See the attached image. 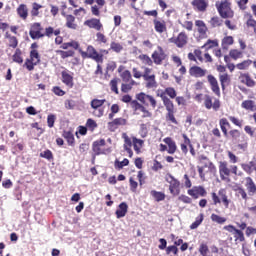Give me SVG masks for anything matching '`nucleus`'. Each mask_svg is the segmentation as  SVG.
<instances>
[{
	"label": "nucleus",
	"instance_id": "052dcab7",
	"mask_svg": "<svg viewBox=\"0 0 256 256\" xmlns=\"http://www.w3.org/2000/svg\"><path fill=\"white\" fill-rule=\"evenodd\" d=\"M201 223H203V214H200V217L196 218L195 222L191 224L190 229H197Z\"/></svg>",
	"mask_w": 256,
	"mask_h": 256
},
{
	"label": "nucleus",
	"instance_id": "2eb2a0df",
	"mask_svg": "<svg viewBox=\"0 0 256 256\" xmlns=\"http://www.w3.org/2000/svg\"><path fill=\"white\" fill-rule=\"evenodd\" d=\"M207 79L211 85V90L213 93H215L217 97H221V89L219 88V82H217V78H215L213 75H208Z\"/></svg>",
	"mask_w": 256,
	"mask_h": 256
},
{
	"label": "nucleus",
	"instance_id": "37998d69",
	"mask_svg": "<svg viewBox=\"0 0 256 256\" xmlns=\"http://www.w3.org/2000/svg\"><path fill=\"white\" fill-rule=\"evenodd\" d=\"M6 38L9 39V47H12V49H16L17 45H19L17 37L11 36L9 35V33H6Z\"/></svg>",
	"mask_w": 256,
	"mask_h": 256
},
{
	"label": "nucleus",
	"instance_id": "603ef678",
	"mask_svg": "<svg viewBox=\"0 0 256 256\" xmlns=\"http://www.w3.org/2000/svg\"><path fill=\"white\" fill-rule=\"evenodd\" d=\"M152 197L156 199V201H164L165 200V194L163 192H157L155 190L151 191Z\"/></svg>",
	"mask_w": 256,
	"mask_h": 256
},
{
	"label": "nucleus",
	"instance_id": "c03bdc74",
	"mask_svg": "<svg viewBox=\"0 0 256 256\" xmlns=\"http://www.w3.org/2000/svg\"><path fill=\"white\" fill-rule=\"evenodd\" d=\"M253 63L252 60H244L241 63H238L236 65V67L240 70V71H245V69H249V66Z\"/></svg>",
	"mask_w": 256,
	"mask_h": 256
},
{
	"label": "nucleus",
	"instance_id": "5701e85b",
	"mask_svg": "<svg viewBox=\"0 0 256 256\" xmlns=\"http://www.w3.org/2000/svg\"><path fill=\"white\" fill-rule=\"evenodd\" d=\"M122 137L124 139V149L128 153L129 157H133V150H131V147L133 145V142L131 141V138L124 133L122 134Z\"/></svg>",
	"mask_w": 256,
	"mask_h": 256
},
{
	"label": "nucleus",
	"instance_id": "864d4df0",
	"mask_svg": "<svg viewBox=\"0 0 256 256\" xmlns=\"http://www.w3.org/2000/svg\"><path fill=\"white\" fill-rule=\"evenodd\" d=\"M104 104H105V100L94 99L91 101L92 109H99V107H102V105Z\"/></svg>",
	"mask_w": 256,
	"mask_h": 256
},
{
	"label": "nucleus",
	"instance_id": "774afa93",
	"mask_svg": "<svg viewBox=\"0 0 256 256\" xmlns=\"http://www.w3.org/2000/svg\"><path fill=\"white\" fill-rule=\"evenodd\" d=\"M55 119H56L55 115H53V114L48 115V117H47V123H48V127H49L50 129L54 127V125H55Z\"/></svg>",
	"mask_w": 256,
	"mask_h": 256
},
{
	"label": "nucleus",
	"instance_id": "4c0bfd02",
	"mask_svg": "<svg viewBox=\"0 0 256 256\" xmlns=\"http://www.w3.org/2000/svg\"><path fill=\"white\" fill-rule=\"evenodd\" d=\"M229 56L231 57V59H234V61H237V59L243 58V52L237 49H232L229 52Z\"/></svg>",
	"mask_w": 256,
	"mask_h": 256
},
{
	"label": "nucleus",
	"instance_id": "423d86ee",
	"mask_svg": "<svg viewBox=\"0 0 256 256\" xmlns=\"http://www.w3.org/2000/svg\"><path fill=\"white\" fill-rule=\"evenodd\" d=\"M218 13H220L223 19H231L234 15L231 6H229V2H222L218 7Z\"/></svg>",
	"mask_w": 256,
	"mask_h": 256
},
{
	"label": "nucleus",
	"instance_id": "7ed1b4c3",
	"mask_svg": "<svg viewBox=\"0 0 256 256\" xmlns=\"http://www.w3.org/2000/svg\"><path fill=\"white\" fill-rule=\"evenodd\" d=\"M165 181L169 183V191L171 195L177 197L181 193V182L171 174L165 176Z\"/></svg>",
	"mask_w": 256,
	"mask_h": 256
},
{
	"label": "nucleus",
	"instance_id": "cd10ccee",
	"mask_svg": "<svg viewBox=\"0 0 256 256\" xmlns=\"http://www.w3.org/2000/svg\"><path fill=\"white\" fill-rule=\"evenodd\" d=\"M145 83V87L146 89H157L158 84H157V80L155 79V76H151L150 78H146L144 79Z\"/></svg>",
	"mask_w": 256,
	"mask_h": 256
},
{
	"label": "nucleus",
	"instance_id": "9d476101",
	"mask_svg": "<svg viewBox=\"0 0 256 256\" xmlns=\"http://www.w3.org/2000/svg\"><path fill=\"white\" fill-rule=\"evenodd\" d=\"M165 51H163V48L161 46H158V50L154 51L152 54V59L155 65H161L163 61H165Z\"/></svg>",
	"mask_w": 256,
	"mask_h": 256
},
{
	"label": "nucleus",
	"instance_id": "9b49d317",
	"mask_svg": "<svg viewBox=\"0 0 256 256\" xmlns=\"http://www.w3.org/2000/svg\"><path fill=\"white\" fill-rule=\"evenodd\" d=\"M92 149L96 155H105V152L107 151L105 149V139L93 142Z\"/></svg>",
	"mask_w": 256,
	"mask_h": 256
},
{
	"label": "nucleus",
	"instance_id": "20e7f679",
	"mask_svg": "<svg viewBox=\"0 0 256 256\" xmlns=\"http://www.w3.org/2000/svg\"><path fill=\"white\" fill-rule=\"evenodd\" d=\"M211 195L214 205H217L222 201L225 208L229 209V203H231V200H229V198L227 197V191H225V189H220L218 191V195L215 192H213Z\"/></svg>",
	"mask_w": 256,
	"mask_h": 256
},
{
	"label": "nucleus",
	"instance_id": "8fccbe9b",
	"mask_svg": "<svg viewBox=\"0 0 256 256\" xmlns=\"http://www.w3.org/2000/svg\"><path fill=\"white\" fill-rule=\"evenodd\" d=\"M129 165V159L125 158L123 161L116 160L114 162V166L116 169H123V167H127Z\"/></svg>",
	"mask_w": 256,
	"mask_h": 256
},
{
	"label": "nucleus",
	"instance_id": "4be33fe9",
	"mask_svg": "<svg viewBox=\"0 0 256 256\" xmlns=\"http://www.w3.org/2000/svg\"><path fill=\"white\" fill-rule=\"evenodd\" d=\"M189 73L192 77H205V75H207V70L199 66H193L190 68Z\"/></svg>",
	"mask_w": 256,
	"mask_h": 256
},
{
	"label": "nucleus",
	"instance_id": "f8f14e48",
	"mask_svg": "<svg viewBox=\"0 0 256 256\" xmlns=\"http://www.w3.org/2000/svg\"><path fill=\"white\" fill-rule=\"evenodd\" d=\"M219 173L222 181H229V175H231V168L227 166V162H220Z\"/></svg>",
	"mask_w": 256,
	"mask_h": 256
},
{
	"label": "nucleus",
	"instance_id": "aec40b11",
	"mask_svg": "<svg viewBox=\"0 0 256 256\" xmlns=\"http://www.w3.org/2000/svg\"><path fill=\"white\" fill-rule=\"evenodd\" d=\"M195 25L197 27V31L202 39L207 37V25L202 20H196Z\"/></svg>",
	"mask_w": 256,
	"mask_h": 256
},
{
	"label": "nucleus",
	"instance_id": "a211bd4d",
	"mask_svg": "<svg viewBox=\"0 0 256 256\" xmlns=\"http://www.w3.org/2000/svg\"><path fill=\"white\" fill-rule=\"evenodd\" d=\"M157 96L162 99L163 105L166 107L168 113L175 111V104H173V101L169 97L165 96V94H157Z\"/></svg>",
	"mask_w": 256,
	"mask_h": 256
},
{
	"label": "nucleus",
	"instance_id": "6e6552de",
	"mask_svg": "<svg viewBox=\"0 0 256 256\" xmlns=\"http://www.w3.org/2000/svg\"><path fill=\"white\" fill-rule=\"evenodd\" d=\"M187 40V34L185 32H180L176 38H170V43H174L179 49H182V47L187 45Z\"/></svg>",
	"mask_w": 256,
	"mask_h": 256
},
{
	"label": "nucleus",
	"instance_id": "ea45409f",
	"mask_svg": "<svg viewBox=\"0 0 256 256\" xmlns=\"http://www.w3.org/2000/svg\"><path fill=\"white\" fill-rule=\"evenodd\" d=\"M211 221H213L214 223H218V225H223L224 223L227 222V218L221 217L217 214H212Z\"/></svg>",
	"mask_w": 256,
	"mask_h": 256
},
{
	"label": "nucleus",
	"instance_id": "39448f33",
	"mask_svg": "<svg viewBox=\"0 0 256 256\" xmlns=\"http://www.w3.org/2000/svg\"><path fill=\"white\" fill-rule=\"evenodd\" d=\"M136 99L140 101V103H143V105H146L147 107L151 105L152 109H155V107H157V100L155 99V97L149 94L141 92L136 95Z\"/></svg>",
	"mask_w": 256,
	"mask_h": 256
},
{
	"label": "nucleus",
	"instance_id": "f704fd0d",
	"mask_svg": "<svg viewBox=\"0 0 256 256\" xmlns=\"http://www.w3.org/2000/svg\"><path fill=\"white\" fill-rule=\"evenodd\" d=\"M63 137H64V139H66L68 145H73L75 143V136L73 135V132L64 131Z\"/></svg>",
	"mask_w": 256,
	"mask_h": 256
},
{
	"label": "nucleus",
	"instance_id": "a878e982",
	"mask_svg": "<svg viewBox=\"0 0 256 256\" xmlns=\"http://www.w3.org/2000/svg\"><path fill=\"white\" fill-rule=\"evenodd\" d=\"M164 143L168 145V153L170 155H173L177 151V144H175V141H173V139L167 137L164 139Z\"/></svg>",
	"mask_w": 256,
	"mask_h": 256
},
{
	"label": "nucleus",
	"instance_id": "4468645a",
	"mask_svg": "<svg viewBox=\"0 0 256 256\" xmlns=\"http://www.w3.org/2000/svg\"><path fill=\"white\" fill-rule=\"evenodd\" d=\"M84 25L86 27H89V29H95L96 31H101L103 29V24L101 23V20L97 18H91L84 22Z\"/></svg>",
	"mask_w": 256,
	"mask_h": 256
},
{
	"label": "nucleus",
	"instance_id": "c9c22d12",
	"mask_svg": "<svg viewBox=\"0 0 256 256\" xmlns=\"http://www.w3.org/2000/svg\"><path fill=\"white\" fill-rule=\"evenodd\" d=\"M138 59L142 61L143 65H148L149 67L153 66V60L151 59V57H149V55L141 54L139 55Z\"/></svg>",
	"mask_w": 256,
	"mask_h": 256
},
{
	"label": "nucleus",
	"instance_id": "de8ad7c7",
	"mask_svg": "<svg viewBox=\"0 0 256 256\" xmlns=\"http://www.w3.org/2000/svg\"><path fill=\"white\" fill-rule=\"evenodd\" d=\"M246 25L248 29H252L253 33H256V21L253 19L252 15L249 16Z\"/></svg>",
	"mask_w": 256,
	"mask_h": 256
},
{
	"label": "nucleus",
	"instance_id": "a18cd8bd",
	"mask_svg": "<svg viewBox=\"0 0 256 256\" xmlns=\"http://www.w3.org/2000/svg\"><path fill=\"white\" fill-rule=\"evenodd\" d=\"M242 77L244 78L242 81L246 83L247 87H255V80L249 74H243Z\"/></svg>",
	"mask_w": 256,
	"mask_h": 256
},
{
	"label": "nucleus",
	"instance_id": "b1692460",
	"mask_svg": "<svg viewBox=\"0 0 256 256\" xmlns=\"http://www.w3.org/2000/svg\"><path fill=\"white\" fill-rule=\"evenodd\" d=\"M121 125H127V119L116 118L112 122L108 123V127L110 131H115V129H117V127H120Z\"/></svg>",
	"mask_w": 256,
	"mask_h": 256
},
{
	"label": "nucleus",
	"instance_id": "f03ea898",
	"mask_svg": "<svg viewBox=\"0 0 256 256\" xmlns=\"http://www.w3.org/2000/svg\"><path fill=\"white\" fill-rule=\"evenodd\" d=\"M78 52L80 53L82 59H92L96 63H101V54L97 52V49L93 47V45H88L86 48V51H83V49H78Z\"/></svg>",
	"mask_w": 256,
	"mask_h": 256
},
{
	"label": "nucleus",
	"instance_id": "e433bc0d",
	"mask_svg": "<svg viewBox=\"0 0 256 256\" xmlns=\"http://www.w3.org/2000/svg\"><path fill=\"white\" fill-rule=\"evenodd\" d=\"M31 61L34 62V64L39 65L41 63V57L39 56V52L37 50H31L30 51V58Z\"/></svg>",
	"mask_w": 256,
	"mask_h": 256
},
{
	"label": "nucleus",
	"instance_id": "49530a36",
	"mask_svg": "<svg viewBox=\"0 0 256 256\" xmlns=\"http://www.w3.org/2000/svg\"><path fill=\"white\" fill-rule=\"evenodd\" d=\"M142 69L144 70V72L142 73V77L144 80L155 77V74H153V69L148 67H142Z\"/></svg>",
	"mask_w": 256,
	"mask_h": 256
},
{
	"label": "nucleus",
	"instance_id": "f257e3e1",
	"mask_svg": "<svg viewBox=\"0 0 256 256\" xmlns=\"http://www.w3.org/2000/svg\"><path fill=\"white\" fill-rule=\"evenodd\" d=\"M199 162L201 163L202 166H198V173H199V177H200V179H202V181H205V172H204L205 169H208V171L210 173H215V171H217L215 164H213V162H211V160H209V158H207V156L200 155Z\"/></svg>",
	"mask_w": 256,
	"mask_h": 256
},
{
	"label": "nucleus",
	"instance_id": "6ab92c4d",
	"mask_svg": "<svg viewBox=\"0 0 256 256\" xmlns=\"http://www.w3.org/2000/svg\"><path fill=\"white\" fill-rule=\"evenodd\" d=\"M62 82L67 87H73V74L69 70L62 71Z\"/></svg>",
	"mask_w": 256,
	"mask_h": 256
},
{
	"label": "nucleus",
	"instance_id": "e2e57ef3",
	"mask_svg": "<svg viewBox=\"0 0 256 256\" xmlns=\"http://www.w3.org/2000/svg\"><path fill=\"white\" fill-rule=\"evenodd\" d=\"M59 53L62 59H67V57H73V55H75V52H73L72 50H68V51L60 50Z\"/></svg>",
	"mask_w": 256,
	"mask_h": 256
},
{
	"label": "nucleus",
	"instance_id": "72a5a7b5",
	"mask_svg": "<svg viewBox=\"0 0 256 256\" xmlns=\"http://www.w3.org/2000/svg\"><path fill=\"white\" fill-rule=\"evenodd\" d=\"M23 53L21 52V49H16L14 55L12 56V59L14 61V63H18L19 65H21V63H23Z\"/></svg>",
	"mask_w": 256,
	"mask_h": 256
},
{
	"label": "nucleus",
	"instance_id": "f3484780",
	"mask_svg": "<svg viewBox=\"0 0 256 256\" xmlns=\"http://www.w3.org/2000/svg\"><path fill=\"white\" fill-rule=\"evenodd\" d=\"M153 24L156 33H165V31H167V22H165V20L154 19Z\"/></svg>",
	"mask_w": 256,
	"mask_h": 256
},
{
	"label": "nucleus",
	"instance_id": "393cba45",
	"mask_svg": "<svg viewBox=\"0 0 256 256\" xmlns=\"http://www.w3.org/2000/svg\"><path fill=\"white\" fill-rule=\"evenodd\" d=\"M65 19H66V27L68 29H77L78 25L77 23H75V16L71 15V14H65L63 13Z\"/></svg>",
	"mask_w": 256,
	"mask_h": 256
},
{
	"label": "nucleus",
	"instance_id": "473e14b6",
	"mask_svg": "<svg viewBox=\"0 0 256 256\" xmlns=\"http://www.w3.org/2000/svg\"><path fill=\"white\" fill-rule=\"evenodd\" d=\"M235 43V40L232 36H226L222 39V49H229L230 45H233Z\"/></svg>",
	"mask_w": 256,
	"mask_h": 256
},
{
	"label": "nucleus",
	"instance_id": "13d9d810",
	"mask_svg": "<svg viewBox=\"0 0 256 256\" xmlns=\"http://www.w3.org/2000/svg\"><path fill=\"white\" fill-rule=\"evenodd\" d=\"M35 62L33 60H30V58L26 59L25 63H24V67H26V69H28L29 71H33V69H35Z\"/></svg>",
	"mask_w": 256,
	"mask_h": 256
},
{
	"label": "nucleus",
	"instance_id": "680f3d73",
	"mask_svg": "<svg viewBox=\"0 0 256 256\" xmlns=\"http://www.w3.org/2000/svg\"><path fill=\"white\" fill-rule=\"evenodd\" d=\"M219 45L215 40H208L203 46L202 49L206 47V49H212V47H217Z\"/></svg>",
	"mask_w": 256,
	"mask_h": 256
},
{
	"label": "nucleus",
	"instance_id": "69168bd1",
	"mask_svg": "<svg viewBox=\"0 0 256 256\" xmlns=\"http://www.w3.org/2000/svg\"><path fill=\"white\" fill-rule=\"evenodd\" d=\"M111 91L119 95V88H117V79H113L110 81Z\"/></svg>",
	"mask_w": 256,
	"mask_h": 256
},
{
	"label": "nucleus",
	"instance_id": "09e8293b",
	"mask_svg": "<svg viewBox=\"0 0 256 256\" xmlns=\"http://www.w3.org/2000/svg\"><path fill=\"white\" fill-rule=\"evenodd\" d=\"M199 253L202 256H213L211 255V253L209 252V246H207V244H201L199 247Z\"/></svg>",
	"mask_w": 256,
	"mask_h": 256
},
{
	"label": "nucleus",
	"instance_id": "2f4dec72",
	"mask_svg": "<svg viewBox=\"0 0 256 256\" xmlns=\"http://www.w3.org/2000/svg\"><path fill=\"white\" fill-rule=\"evenodd\" d=\"M132 143H133L134 151L137 154L141 153V147H143V143H145V142L141 139H137V138L133 137Z\"/></svg>",
	"mask_w": 256,
	"mask_h": 256
},
{
	"label": "nucleus",
	"instance_id": "c756f323",
	"mask_svg": "<svg viewBox=\"0 0 256 256\" xmlns=\"http://www.w3.org/2000/svg\"><path fill=\"white\" fill-rule=\"evenodd\" d=\"M165 97H170V99H175L177 97V91H175V88L173 87H168L164 91H161V93H158V95H163Z\"/></svg>",
	"mask_w": 256,
	"mask_h": 256
},
{
	"label": "nucleus",
	"instance_id": "c85d7f7f",
	"mask_svg": "<svg viewBox=\"0 0 256 256\" xmlns=\"http://www.w3.org/2000/svg\"><path fill=\"white\" fill-rule=\"evenodd\" d=\"M17 13L19 15V17H21V19H27L28 15H29V10L27 9V5L25 4H21L18 8H17Z\"/></svg>",
	"mask_w": 256,
	"mask_h": 256
},
{
	"label": "nucleus",
	"instance_id": "1a4fd4ad",
	"mask_svg": "<svg viewBox=\"0 0 256 256\" xmlns=\"http://www.w3.org/2000/svg\"><path fill=\"white\" fill-rule=\"evenodd\" d=\"M204 105L206 109H214V111H219L221 108V101H219V99H215L213 102L211 96L206 95L204 99Z\"/></svg>",
	"mask_w": 256,
	"mask_h": 256
},
{
	"label": "nucleus",
	"instance_id": "7c9ffc66",
	"mask_svg": "<svg viewBox=\"0 0 256 256\" xmlns=\"http://www.w3.org/2000/svg\"><path fill=\"white\" fill-rule=\"evenodd\" d=\"M242 109H246V111H255V101L253 100H245L241 104Z\"/></svg>",
	"mask_w": 256,
	"mask_h": 256
},
{
	"label": "nucleus",
	"instance_id": "5fc2aeb1",
	"mask_svg": "<svg viewBox=\"0 0 256 256\" xmlns=\"http://www.w3.org/2000/svg\"><path fill=\"white\" fill-rule=\"evenodd\" d=\"M171 253H173L175 256L179 255V248H177L175 245L168 246L166 248V254L171 255Z\"/></svg>",
	"mask_w": 256,
	"mask_h": 256
},
{
	"label": "nucleus",
	"instance_id": "bb28decb",
	"mask_svg": "<svg viewBox=\"0 0 256 256\" xmlns=\"http://www.w3.org/2000/svg\"><path fill=\"white\" fill-rule=\"evenodd\" d=\"M219 81L221 83L222 89L225 90V87L231 83V76H229L227 73L219 74Z\"/></svg>",
	"mask_w": 256,
	"mask_h": 256
},
{
	"label": "nucleus",
	"instance_id": "3c124183",
	"mask_svg": "<svg viewBox=\"0 0 256 256\" xmlns=\"http://www.w3.org/2000/svg\"><path fill=\"white\" fill-rule=\"evenodd\" d=\"M211 27H221L223 25V21L219 17H212L210 20Z\"/></svg>",
	"mask_w": 256,
	"mask_h": 256
},
{
	"label": "nucleus",
	"instance_id": "58836bf2",
	"mask_svg": "<svg viewBox=\"0 0 256 256\" xmlns=\"http://www.w3.org/2000/svg\"><path fill=\"white\" fill-rule=\"evenodd\" d=\"M120 77L124 83H130L133 81V78L131 77V72L129 70H125L120 74Z\"/></svg>",
	"mask_w": 256,
	"mask_h": 256
},
{
	"label": "nucleus",
	"instance_id": "4d7b16f0",
	"mask_svg": "<svg viewBox=\"0 0 256 256\" xmlns=\"http://www.w3.org/2000/svg\"><path fill=\"white\" fill-rule=\"evenodd\" d=\"M234 237L236 239V241H245V235L243 234V231L236 229L234 232Z\"/></svg>",
	"mask_w": 256,
	"mask_h": 256
},
{
	"label": "nucleus",
	"instance_id": "a19ab883",
	"mask_svg": "<svg viewBox=\"0 0 256 256\" xmlns=\"http://www.w3.org/2000/svg\"><path fill=\"white\" fill-rule=\"evenodd\" d=\"M127 84L121 85L122 93H129L131 89H133V85H135V80H131V82H126Z\"/></svg>",
	"mask_w": 256,
	"mask_h": 256
},
{
	"label": "nucleus",
	"instance_id": "6e6d98bb",
	"mask_svg": "<svg viewBox=\"0 0 256 256\" xmlns=\"http://www.w3.org/2000/svg\"><path fill=\"white\" fill-rule=\"evenodd\" d=\"M228 119L233 123V125H236V127H243V120H240L235 116H229Z\"/></svg>",
	"mask_w": 256,
	"mask_h": 256
},
{
	"label": "nucleus",
	"instance_id": "338daca9",
	"mask_svg": "<svg viewBox=\"0 0 256 256\" xmlns=\"http://www.w3.org/2000/svg\"><path fill=\"white\" fill-rule=\"evenodd\" d=\"M166 119L168 121H171V123H174V125H177V119H175V111L168 112L166 115Z\"/></svg>",
	"mask_w": 256,
	"mask_h": 256
},
{
	"label": "nucleus",
	"instance_id": "dca6fc26",
	"mask_svg": "<svg viewBox=\"0 0 256 256\" xmlns=\"http://www.w3.org/2000/svg\"><path fill=\"white\" fill-rule=\"evenodd\" d=\"M245 187L247 189L248 195L250 197H253L254 195H256V184L255 181H253V178L251 177H246L245 178Z\"/></svg>",
	"mask_w": 256,
	"mask_h": 256
},
{
	"label": "nucleus",
	"instance_id": "0eeeda50",
	"mask_svg": "<svg viewBox=\"0 0 256 256\" xmlns=\"http://www.w3.org/2000/svg\"><path fill=\"white\" fill-rule=\"evenodd\" d=\"M41 31H43V28L41 27V23L32 24L29 31V35L31 39H41L45 37V34H43Z\"/></svg>",
	"mask_w": 256,
	"mask_h": 256
},
{
	"label": "nucleus",
	"instance_id": "79ce46f5",
	"mask_svg": "<svg viewBox=\"0 0 256 256\" xmlns=\"http://www.w3.org/2000/svg\"><path fill=\"white\" fill-rule=\"evenodd\" d=\"M110 49L114 51V53H121V51H123V45L119 42L113 41L110 44Z\"/></svg>",
	"mask_w": 256,
	"mask_h": 256
},
{
	"label": "nucleus",
	"instance_id": "0e129e2a",
	"mask_svg": "<svg viewBox=\"0 0 256 256\" xmlns=\"http://www.w3.org/2000/svg\"><path fill=\"white\" fill-rule=\"evenodd\" d=\"M40 157H43L44 159H48V161H51V159H53V152H51V150H46L40 154Z\"/></svg>",
	"mask_w": 256,
	"mask_h": 256
},
{
	"label": "nucleus",
	"instance_id": "ddd939ff",
	"mask_svg": "<svg viewBox=\"0 0 256 256\" xmlns=\"http://www.w3.org/2000/svg\"><path fill=\"white\" fill-rule=\"evenodd\" d=\"M191 5L196 11H200V13H205V11H207V8L209 7V0H193Z\"/></svg>",
	"mask_w": 256,
	"mask_h": 256
},
{
	"label": "nucleus",
	"instance_id": "bf43d9fd",
	"mask_svg": "<svg viewBox=\"0 0 256 256\" xmlns=\"http://www.w3.org/2000/svg\"><path fill=\"white\" fill-rule=\"evenodd\" d=\"M86 126L88 127V129H90L91 131H95V129H97V122H95V120L89 118L86 122Z\"/></svg>",
	"mask_w": 256,
	"mask_h": 256
},
{
	"label": "nucleus",
	"instance_id": "412c9836",
	"mask_svg": "<svg viewBox=\"0 0 256 256\" xmlns=\"http://www.w3.org/2000/svg\"><path fill=\"white\" fill-rule=\"evenodd\" d=\"M127 211H129V206L127 203H120L115 212L117 219H122V217H125V215H127Z\"/></svg>",
	"mask_w": 256,
	"mask_h": 256
}]
</instances>
